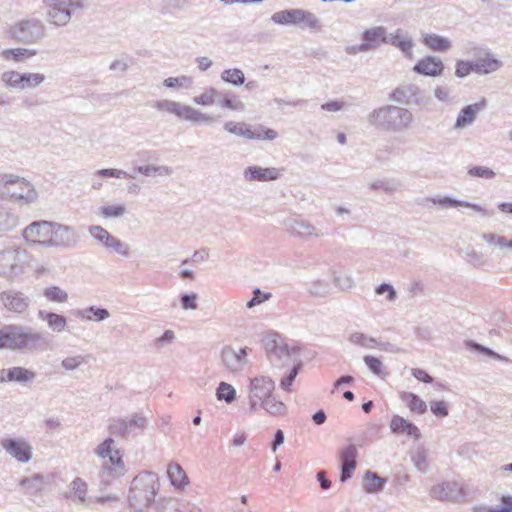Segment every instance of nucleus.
Returning a JSON list of instances; mask_svg holds the SVG:
<instances>
[{"label": "nucleus", "instance_id": "nucleus-1", "mask_svg": "<svg viewBox=\"0 0 512 512\" xmlns=\"http://www.w3.org/2000/svg\"><path fill=\"white\" fill-rule=\"evenodd\" d=\"M366 121L379 131L401 133L412 128L415 118L408 108L389 104L372 110Z\"/></svg>", "mask_w": 512, "mask_h": 512}, {"label": "nucleus", "instance_id": "nucleus-2", "mask_svg": "<svg viewBox=\"0 0 512 512\" xmlns=\"http://www.w3.org/2000/svg\"><path fill=\"white\" fill-rule=\"evenodd\" d=\"M0 349L36 352L45 349L42 333L18 324L5 325L0 329Z\"/></svg>", "mask_w": 512, "mask_h": 512}, {"label": "nucleus", "instance_id": "nucleus-3", "mask_svg": "<svg viewBox=\"0 0 512 512\" xmlns=\"http://www.w3.org/2000/svg\"><path fill=\"white\" fill-rule=\"evenodd\" d=\"M91 0H43L42 16L53 28H64L89 9Z\"/></svg>", "mask_w": 512, "mask_h": 512}, {"label": "nucleus", "instance_id": "nucleus-4", "mask_svg": "<svg viewBox=\"0 0 512 512\" xmlns=\"http://www.w3.org/2000/svg\"><path fill=\"white\" fill-rule=\"evenodd\" d=\"M38 197L35 185L28 178L14 173H0V200L31 205Z\"/></svg>", "mask_w": 512, "mask_h": 512}, {"label": "nucleus", "instance_id": "nucleus-5", "mask_svg": "<svg viewBox=\"0 0 512 512\" xmlns=\"http://www.w3.org/2000/svg\"><path fill=\"white\" fill-rule=\"evenodd\" d=\"M157 484L155 473L144 471L135 476L128 494L131 507L138 512L148 508L154 502Z\"/></svg>", "mask_w": 512, "mask_h": 512}, {"label": "nucleus", "instance_id": "nucleus-6", "mask_svg": "<svg viewBox=\"0 0 512 512\" xmlns=\"http://www.w3.org/2000/svg\"><path fill=\"white\" fill-rule=\"evenodd\" d=\"M153 107L160 112L173 114L180 120H185L195 125H211L215 122V118L212 115L174 100H157L154 102Z\"/></svg>", "mask_w": 512, "mask_h": 512}, {"label": "nucleus", "instance_id": "nucleus-7", "mask_svg": "<svg viewBox=\"0 0 512 512\" xmlns=\"http://www.w3.org/2000/svg\"><path fill=\"white\" fill-rule=\"evenodd\" d=\"M28 266L27 250L20 246H11L0 251V277L13 281L24 273Z\"/></svg>", "mask_w": 512, "mask_h": 512}, {"label": "nucleus", "instance_id": "nucleus-8", "mask_svg": "<svg viewBox=\"0 0 512 512\" xmlns=\"http://www.w3.org/2000/svg\"><path fill=\"white\" fill-rule=\"evenodd\" d=\"M264 347L270 364L275 368L280 369L300 361L298 348L288 346L277 335L266 337Z\"/></svg>", "mask_w": 512, "mask_h": 512}, {"label": "nucleus", "instance_id": "nucleus-9", "mask_svg": "<svg viewBox=\"0 0 512 512\" xmlns=\"http://www.w3.org/2000/svg\"><path fill=\"white\" fill-rule=\"evenodd\" d=\"M9 36L26 45L35 44L47 35L45 23L35 17L25 18L15 22L8 30Z\"/></svg>", "mask_w": 512, "mask_h": 512}, {"label": "nucleus", "instance_id": "nucleus-10", "mask_svg": "<svg viewBox=\"0 0 512 512\" xmlns=\"http://www.w3.org/2000/svg\"><path fill=\"white\" fill-rule=\"evenodd\" d=\"M271 20L278 25H301L312 30H320L319 18L310 11L294 8L278 11L272 14Z\"/></svg>", "mask_w": 512, "mask_h": 512}, {"label": "nucleus", "instance_id": "nucleus-11", "mask_svg": "<svg viewBox=\"0 0 512 512\" xmlns=\"http://www.w3.org/2000/svg\"><path fill=\"white\" fill-rule=\"evenodd\" d=\"M88 233L91 238L103 247L109 253H116L122 257L130 255L128 244L122 242L119 238L112 235L107 229L100 225H91L88 227Z\"/></svg>", "mask_w": 512, "mask_h": 512}, {"label": "nucleus", "instance_id": "nucleus-12", "mask_svg": "<svg viewBox=\"0 0 512 512\" xmlns=\"http://www.w3.org/2000/svg\"><path fill=\"white\" fill-rule=\"evenodd\" d=\"M78 242L79 234L74 227L52 221L47 248L71 249Z\"/></svg>", "mask_w": 512, "mask_h": 512}, {"label": "nucleus", "instance_id": "nucleus-13", "mask_svg": "<svg viewBox=\"0 0 512 512\" xmlns=\"http://www.w3.org/2000/svg\"><path fill=\"white\" fill-rule=\"evenodd\" d=\"M282 225L291 236L298 237L305 241L325 236L321 228L300 217H288L283 220Z\"/></svg>", "mask_w": 512, "mask_h": 512}, {"label": "nucleus", "instance_id": "nucleus-14", "mask_svg": "<svg viewBox=\"0 0 512 512\" xmlns=\"http://www.w3.org/2000/svg\"><path fill=\"white\" fill-rule=\"evenodd\" d=\"M390 99L397 103L415 106H427L430 102L425 91L413 83L403 84L395 88L390 94Z\"/></svg>", "mask_w": 512, "mask_h": 512}, {"label": "nucleus", "instance_id": "nucleus-15", "mask_svg": "<svg viewBox=\"0 0 512 512\" xmlns=\"http://www.w3.org/2000/svg\"><path fill=\"white\" fill-rule=\"evenodd\" d=\"M430 496L439 501L462 503L465 501L466 493L461 483L444 481L431 488Z\"/></svg>", "mask_w": 512, "mask_h": 512}, {"label": "nucleus", "instance_id": "nucleus-16", "mask_svg": "<svg viewBox=\"0 0 512 512\" xmlns=\"http://www.w3.org/2000/svg\"><path fill=\"white\" fill-rule=\"evenodd\" d=\"M51 225L52 221H34L23 229L22 237L29 245L47 248Z\"/></svg>", "mask_w": 512, "mask_h": 512}, {"label": "nucleus", "instance_id": "nucleus-17", "mask_svg": "<svg viewBox=\"0 0 512 512\" xmlns=\"http://www.w3.org/2000/svg\"><path fill=\"white\" fill-rule=\"evenodd\" d=\"M147 426V419L142 414H133L130 417H122L113 421L110 425V433L122 438H128L129 435L137 429L143 430Z\"/></svg>", "mask_w": 512, "mask_h": 512}, {"label": "nucleus", "instance_id": "nucleus-18", "mask_svg": "<svg viewBox=\"0 0 512 512\" xmlns=\"http://www.w3.org/2000/svg\"><path fill=\"white\" fill-rule=\"evenodd\" d=\"M0 445L7 454L19 463H28L32 458V446L22 437L4 438Z\"/></svg>", "mask_w": 512, "mask_h": 512}, {"label": "nucleus", "instance_id": "nucleus-19", "mask_svg": "<svg viewBox=\"0 0 512 512\" xmlns=\"http://www.w3.org/2000/svg\"><path fill=\"white\" fill-rule=\"evenodd\" d=\"M30 303V297L22 291L9 289L0 293V304L9 312L23 314L30 306Z\"/></svg>", "mask_w": 512, "mask_h": 512}, {"label": "nucleus", "instance_id": "nucleus-20", "mask_svg": "<svg viewBox=\"0 0 512 512\" xmlns=\"http://www.w3.org/2000/svg\"><path fill=\"white\" fill-rule=\"evenodd\" d=\"M221 361L228 371L238 373L242 371L248 363L247 348L235 350L230 346H226L221 351Z\"/></svg>", "mask_w": 512, "mask_h": 512}, {"label": "nucleus", "instance_id": "nucleus-21", "mask_svg": "<svg viewBox=\"0 0 512 512\" xmlns=\"http://www.w3.org/2000/svg\"><path fill=\"white\" fill-rule=\"evenodd\" d=\"M386 44H390L399 49L405 58L409 60L414 58L413 50L415 43L412 36L407 31L398 28L394 32L388 33Z\"/></svg>", "mask_w": 512, "mask_h": 512}, {"label": "nucleus", "instance_id": "nucleus-22", "mask_svg": "<svg viewBox=\"0 0 512 512\" xmlns=\"http://www.w3.org/2000/svg\"><path fill=\"white\" fill-rule=\"evenodd\" d=\"M444 63L438 56L427 55L417 61L413 72L427 77L441 76L444 71Z\"/></svg>", "mask_w": 512, "mask_h": 512}, {"label": "nucleus", "instance_id": "nucleus-23", "mask_svg": "<svg viewBox=\"0 0 512 512\" xmlns=\"http://www.w3.org/2000/svg\"><path fill=\"white\" fill-rule=\"evenodd\" d=\"M281 175V170L275 167L249 166L243 171V177L247 182L275 181Z\"/></svg>", "mask_w": 512, "mask_h": 512}, {"label": "nucleus", "instance_id": "nucleus-24", "mask_svg": "<svg viewBox=\"0 0 512 512\" xmlns=\"http://www.w3.org/2000/svg\"><path fill=\"white\" fill-rule=\"evenodd\" d=\"M275 389V382L267 376H256L250 379L249 395L264 401Z\"/></svg>", "mask_w": 512, "mask_h": 512}, {"label": "nucleus", "instance_id": "nucleus-25", "mask_svg": "<svg viewBox=\"0 0 512 512\" xmlns=\"http://www.w3.org/2000/svg\"><path fill=\"white\" fill-rule=\"evenodd\" d=\"M127 469L122 459L120 451L113 453L112 456L107 457L102 461V472L101 477L117 478L123 476Z\"/></svg>", "mask_w": 512, "mask_h": 512}, {"label": "nucleus", "instance_id": "nucleus-26", "mask_svg": "<svg viewBox=\"0 0 512 512\" xmlns=\"http://www.w3.org/2000/svg\"><path fill=\"white\" fill-rule=\"evenodd\" d=\"M388 33L383 26H375L364 30L361 35L362 42L368 51H374L380 47L382 43H387Z\"/></svg>", "mask_w": 512, "mask_h": 512}, {"label": "nucleus", "instance_id": "nucleus-27", "mask_svg": "<svg viewBox=\"0 0 512 512\" xmlns=\"http://www.w3.org/2000/svg\"><path fill=\"white\" fill-rule=\"evenodd\" d=\"M425 201L431 202L435 205H440L443 207L470 208V209L474 210L475 212L480 213L483 217H488L491 215L486 209H484L482 206H480L478 204L470 203V202L462 201V200H457V199H454V198H451L448 196H438L435 198H427Z\"/></svg>", "mask_w": 512, "mask_h": 512}, {"label": "nucleus", "instance_id": "nucleus-28", "mask_svg": "<svg viewBox=\"0 0 512 512\" xmlns=\"http://www.w3.org/2000/svg\"><path fill=\"white\" fill-rule=\"evenodd\" d=\"M485 101L482 100L478 103L470 104L462 108L457 116L454 128L455 129H463L469 125H471L479 111L484 109Z\"/></svg>", "mask_w": 512, "mask_h": 512}, {"label": "nucleus", "instance_id": "nucleus-29", "mask_svg": "<svg viewBox=\"0 0 512 512\" xmlns=\"http://www.w3.org/2000/svg\"><path fill=\"white\" fill-rule=\"evenodd\" d=\"M88 485L80 477H76L68 486L65 497L77 505H84L87 501Z\"/></svg>", "mask_w": 512, "mask_h": 512}, {"label": "nucleus", "instance_id": "nucleus-30", "mask_svg": "<svg viewBox=\"0 0 512 512\" xmlns=\"http://www.w3.org/2000/svg\"><path fill=\"white\" fill-rule=\"evenodd\" d=\"M390 429L393 433L406 434L415 440H418L421 437V433L418 427L399 415L392 416Z\"/></svg>", "mask_w": 512, "mask_h": 512}, {"label": "nucleus", "instance_id": "nucleus-31", "mask_svg": "<svg viewBox=\"0 0 512 512\" xmlns=\"http://www.w3.org/2000/svg\"><path fill=\"white\" fill-rule=\"evenodd\" d=\"M74 316L85 322H103L110 317V312L106 308L90 306L76 310Z\"/></svg>", "mask_w": 512, "mask_h": 512}, {"label": "nucleus", "instance_id": "nucleus-32", "mask_svg": "<svg viewBox=\"0 0 512 512\" xmlns=\"http://www.w3.org/2000/svg\"><path fill=\"white\" fill-rule=\"evenodd\" d=\"M348 341L351 344L358 345L367 349H379L388 351V343H382L376 338L368 336L362 332H353L349 335Z\"/></svg>", "mask_w": 512, "mask_h": 512}, {"label": "nucleus", "instance_id": "nucleus-33", "mask_svg": "<svg viewBox=\"0 0 512 512\" xmlns=\"http://www.w3.org/2000/svg\"><path fill=\"white\" fill-rule=\"evenodd\" d=\"M502 62L493 57L490 52H485L484 57H479L474 61V72L480 75H486L499 70Z\"/></svg>", "mask_w": 512, "mask_h": 512}, {"label": "nucleus", "instance_id": "nucleus-34", "mask_svg": "<svg viewBox=\"0 0 512 512\" xmlns=\"http://www.w3.org/2000/svg\"><path fill=\"white\" fill-rule=\"evenodd\" d=\"M98 178H133L131 174L121 169L104 168L97 170L92 177L91 187L94 190H100L102 182Z\"/></svg>", "mask_w": 512, "mask_h": 512}, {"label": "nucleus", "instance_id": "nucleus-35", "mask_svg": "<svg viewBox=\"0 0 512 512\" xmlns=\"http://www.w3.org/2000/svg\"><path fill=\"white\" fill-rule=\"evenodd\" d=\"M37 317L47 323V327L57 333L62 332L66 325L67 320L63 315L48 312L45 310H39L37 313Z\"/></svg>", "mask_w": 512, "mask_h": 512}, {"label": "nucleus", "instance_id": "nucleus-36", "mask_svg": "<svg viewBox=\"0 0 512 512\" xmlns=\"http://www.w3.org/2000/svg\"><path fill=\"white\" fill-rule=\"evenodd\" d=\"M423 44L432 51L446 52L452 47L449 38L438 34H426L422 38Z\"/></svg>", "mask_w": 512, "mask_h": 512}, {"label": "nucleus", "instance_id": "nucleus-37", "mask_svg": "<svg viewBox=\"0 0 512 512\" xmlns=\"http://www.w3.org/2000/svg\"><path fill=\"white\" fill-rule=\"evenodd\" d=\"M36 53V50L26 48H8L1 52L0 57L5 61L22 62L27 58L35 56Z\"/></svg>", "mask_w": 512, "mask_h": 512}, {"label": "nucleus", "instance_id": "nucleus-38", "mask_svg": "<svg viewBox=\"0 0 512 512\" xmlns=\"http://www.w3.org/2000/svg\"><path fill=\"white\" fill-rule=\"evenodd\" d=\"M193 85L194 80L188 75L168 77L163 81V86L171 90H190L193 88Z\"/></svg>", "mask_w": 512, "mask_h": 512}, {"label": "nucleus", "instance_id": "nucleus-39", "mask_svg": "<svg viewBox=\"0 0 512 512\" xmlns=\"http://www.w3.org/2000/svg\"><path fill=\"white\" fill-rule=\"evenodd\" d=\"M18 223L19 218L12 209L0 204V231H11Z\"/></svg>", "mask_w": 512, "mask_h": 512}, {"label": "nucleus", "instance_id": "nucleus-40", "mask_svg": "<svg viewBox=\"0 0 512 512\" xmlns=\"http://www.w3.org/2000/svg\"><path fill=\"white\" fill-rule=\"evenodd\" d=\"M400 398L406 403L411 412L424 414L427 410L426 403L418 395L412 392H402Z\"/></svg>", "mask_w": 512, "mask_h": 512}, {"label": "nucleus", "instance_id": "nucleus-41", "mask_svg": "<svg viewBox=\"0 0 512 512\" xmlns=\"http://www.w3.org/2000/svg\"><path fill=\"white\" fill-rule=\"evenodd\" d=\"M386 480L375 472L367 471L364 475L363 487L368 493H378L383 490Z\"/></svg>", "mask_w": 512, "mask_h": 512}, {"label": "nucleus", "instance_id": "nucleus-42", "mask_svg": "<svg viewBox=\"0 0 512 512\" xmlns=\"http://www.w3.org/2000/svg\"><path fill=\"white\" fill-rule=\"evenodd\" d=\"M162 512H202V510L190 502L169 499L165 502Z\"/></svg>", "mask_w": 512, "mask_h": 512}, {"label": "nucleus", "instance_id": "nucleus-43", "mask_svg": "<svg viewBox=\"0 0 512 512\" xmlns=\"http://www.w3.org/2000/svg\"><path fill=\"white\" fill-rule=\"evenodd\" d=\"M278 138V133L274 129L265 128L262 125H258L255 128L249 126L247 139L248 140H268L274 141Z\"/></svg>", "mask_w": 512, "mask_h": 512}, {"label": "nucleus", "instance_id": "nucleus-44", "mask_svg": "<svg viewBox=\"0 0 512 512\" xmlns=\"http://www.w3.org/2000/svg\"><path fill=\"white\" fill-rule=\"evenodd\" d=\"M481 238L490 247L494 246L500 250L512 249V238L507 239L504 236L491 232L483 233Z\"/></svg>", "mask_w": 512, "mask_h": 512}, {"label": "nucleus", "instance_id": "nucleus-45", "mask_svg": "<svg viewBox=\"0 0 512 512\" xmlns=\"http://www.w3.org/2000/svg\"><path fill=\"white\" fill-rule=\"evenodd\" d=\"M167 475L175 487H182L187 483V476L183 468L177 463H170L167 468Z\"/></svg>", "mask_w": 512, "mask_h": 512}, {"label": "nucleus", "instance_id": "nucleus-46", "mask_svg": "<svg viewBox=\"0 0 512 512\" xmlns=\"http://www.w3.org/2000/svg\"><path fill=\"white\" fill-rule=\"evenodd\" d=\"M222 93L217 89L210 87L204 90L201 94L193 97L192 101L194 104L199 106H211L217 99H220Z\"/></svg>", "mask_w": 512, "mask_h": 512}, {"label": "nucleus", "instance_id": "nucleus-47", "mask_svg": "<svg viewBox=\"0 0 512 512\" xmlns=\"http://www.w3.org/2000/svg\"><path fill=\"white\" fill-rule=\"evenodd\" d=\"M262 408L273 416H283L287 413L286 405L272 395L262 401Z\"/></svg>", "mask_w": 512, "mask_h": 512}, {"label": "nucleus", "instance_id": "nucleus-48", "mask_svg": "<svg viewBox=\"0 0 512 512\" xmlns=\"http://www.w3.org/2000/svg\"><path fill=\"white\" fill-rule=\"evenodd\" d=\"M35 373L23 367H13L7 370V380L25 383L33 380Z\"/></svg>", "mask_w": 512, "mask_h": 512}, {"label": "nucleus", "instance_id": "nucleus-49", "mask_svg": "<svg viewBox=\"0 0 512 512\" xmlns=\"http://www.w3.org/2000/svg\"><path fill=\"white\" fill-rule=\"evenodd\" d=\"M43 296L50 302L66 303L68 301V293L59 286H49L43 290Z\"/></svg>", "mask_w": 512, "mask_h": 512}, {"label": "nucleus", "instance_id": "nucleus-50", "mask_svg": "<svg viewBox=\"0 0 512 512\" xmlns=\"http://www.w3.org/2000/svg\"><path fill=\"white\" fill-rule=\"evenodd\" d=\"M117 451H119V449L117 448L115 440L109 437L96 447L95 454L103 461Z\"/></svg>", "mask_w": 512, "mask_h": 512}, {"label": "nucleus", "instance_id": "nucleus-51", "mask_svg": "<svg viewBox=\"0 0 512 512\" xmlns=\"http://www.w3.org/2000/svg\"><path fill=\"white\" fill-rule=\"evenodd\" d=\"M21 90L34 89L45 81V75L41 73H22Z\"/></svg>", "mask_w": 512, "mask_h": 512}, {"label": "nucleus", "instance_id": "nucleus-52", "mask_svg": "<svg viewBox=\"0 0 512 512\" xmlns=\"http://www.w3.org/2000/svg\"><path fill=\"white\" fill-rule=\"evenodd\" d=\"M221 79L234 86H240L245 82L244 73L238 68L224 70L221 73Z\"/></svg>", "mask_w": 512, "mask_h": 512}, {"label": "nucleus", "instance_id": "nucleus-53", "mask_svg": "<svg viewBox=\"0 0 512 512\" xmlns=\"http://www.w3.org/2000/svg\"><path fill=\"white\" fill-rule=\"evenodd\" d=\"M127 209L125 205H103L99 207V215L105 219L121 218L125 215Z\"/></svg>", "mask_w": 512, "mask_h": 512}, {"label": "nucleus", "instance_id": "nucleus-54", "mask_svg": "<svg viewBox=\"0 0 512 512\" xmlns=\"http://www.w3.org/2000/svg\"><path fill=\"white\" fill-rule=\"evenodd\" d=\"M308 292L310 295L318 298H324L328 296L330 292V286L328 282L320 279L313 280L308 285Z\"/></svg>", "mask_w": 512, "mask_h": 512}, {"label": "nucleus", "instance_id": "nucleus-55", "mask_svg": "<svg viewBox=\"0 0 512 512\" xmlns=\"http://www.w3.org/2000/svg\"><path fill=\"white\" fill-rule=\"evenodd\" d=\"M87 363V356L78 354L65 357L60 365L64 371L70 372L80 368Z\"/></svg>", "mask_w": 512, "mask_h": 512}, {"label": "nucleus", "instance_id": "nucleus-56", "mask_svg": "<svg viewBox=\"0 0 512 512\" xmlns=\"http://www.w3.org/2000/svg\"><path fill=\"white\" fill-rule=\"evenodd\" d=\"M216 396L218 400H224L226 403H232L236 398V390L226 382H220Z\"/></svg>", "mask_w": 512, "mask_h": 512}, {"label": "nucleus", "instance_id": "nucleus-57", "mask_svg": "<svg viewBox=\"0 0 512 512\" xmlns=\"http://www.w3.org/2000/svg\"><path fill=\"white\" fill-rule=\"evenodd\" d=\"M224 129L231 134L247 139L249 125L243 122L228 121L224 124Z\"/></svg>", "mask_w": 512, "mask_h": 512}, {"label": "nucleus", "instance_id": "nucleus-58", "mask_svg": "<svg viewBox=\"0 0 512 512\" xmlns=\"http://www.w3.org/2000/svg\"><path fill=\"white\" fill-rule=\"evenodd\" d=\"M22 73L17 71H6L1 75L2 82L9 88L21 90Z\"/></svg>", "mask_w": 512, "mask_h": 512}, {"label": "nucleus", "instance_id": "nucleus-59", "mask_svg": "<svg viewBox=\"0 0 512 512\" xmlns=\"http://www.w3.org/2000/svg\"><path fill=\"white\" fill-rule=\"evenodd\" d=\"M369 189L370 190H377L381 189L387 194H393L398 189V184L394 180H375L371 183H369Z\"/></svg>", "mask_w": 512, "mask_h": 512}, {"label": "nucleus", "instance_id": "nucleus-60", "mask_svg": "<svg viewBox=\"0 0 512 512\" xmlns=\"http://www.w3.org/2000/svg\"><path fill=\"white\" fill-rule=\"evenodd\" d=\"M302 366L301 361H298L296 364L293 365L292 369L281 379L280 381V387L284 391H291V386L297 377L300 368Z\"/></svg>", "mask_w": 512, "mask_h": 512}, {"label": "nucleus", "instance_id": "nucleus-61", "mask_svg": "<svg viewBox=\"0 0 512 512\" xmlns=\"http://www.w3.org/2000/svg\"><path fill=\"white\" fill-rule=\"evenodd\" d=\"M467 174L471 177H478L487 180L493 179L496 176V173L486 166H473L468 169Z\"/></svg>", "mask_w": 512, "mask_h": 512}, {"label": "nucleus", "instance_id": "nucleus-62", "mask_svg": "<svg viewBox=\"0 0 512 512\" xmlns=\"http://www.w3.org/2000/svg\"><path fill=\"white\" fill-rule=\"evenodd\" d=\"M411 460L417 470L421 473H425L428 470V462L426 458V453L424 450H417L411 455Z\"/></svg>", "mask_w": 512, "mask_h": 512}, {"label": "nucleus", "instance_id": "nucleus-63", "mask_svg": "<svg viewBox=\"0 0 512 512\" xmlns=\"http://www.w3.org/2000/svg\"><path fill=\"white\" fill-rule=\"evenodd\" d=\"M363 361L373 374L381 375L383 373L384 365L379 358L371 355H366L363 357Z\"/></svg>", "mask_w": 512, "mask_h": 512}, {"label": "nucleus", "instance_id": "nucleus-64", "mask_svg": "<svg viewBox=\"0 0 512 512\" xmlns=\"http://www.w3.org/2000/svg\"><path fill=\"white\" fill-rule=\"evenodd\" d=\"M272 297L269 292H262L259 288L254 289L253 297L246 303V307L251 309Z\"/></svg>", "mask_w": 512, "mask_h": 512}]
</instances>
